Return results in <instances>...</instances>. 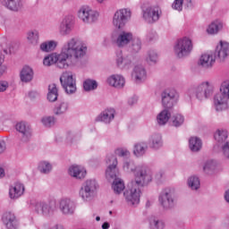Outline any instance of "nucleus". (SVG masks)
Instances as JSON below:
<instances>
[{
    "label": "nucleus",
    "instance_id": "nucleus-1",
    "mask_svg": "<svg viewBox=\"0 0 229 229\" xmlns=\"http://www.w3.org/2000/svg\"><path fill=\"white\" fill-rule=\"evenodd\" d=\"M87 51L88 47L85 42L78 38H72L64 45L60 54L48 55L44 58L43 64L47 67L55 64L59 69L80 67L83 65Z\"/></svg>",
    "mask_w": 229,
    "mask_h": 229
},
{
    "label": "nucleus",
    "instance_id": "nucleus-2",
    "mask_svg": "<svg viewBox=\"0 0 229 229\" xmlns=\"http://www.w3.org/2000/svg\"><path fill=\"white\" fill-rule=\"evenodd\" d=\"M153 180L151 174L146 167L138 168V173L136 174V180L131 182V188L123 192L125 200L129 205H139L140 203V194L142 193L141 189Z\"/></svg>",
    "mask_w": 229,
    "mask_h": 229
},
{
    "label": "nucleus",
    "instance_id": "nucleus-3",
    "mask_svg": "<svg viewBox=\"0 0 229 229\" xmlns=\"http://www.w3.org/2000/svg\"><path fill=\"white\" fill-rule=\"evenodd\" d=\"M214 93V88L210 85V82L206 81L201 84L191 87L188 89V96L190 98H196L199 101H205L208 99Z\"/></svg>",
    "mask_w": 229,
    "mask_h": 229
},
{
    "label": "nucleus",
    "instance_id": "nucleus-4",
    "mask_svg": "<svg viewBox=\"0 0 229 229\" xmlns=\"http://www.w3.org/2000/svg\"><path fill=\"white\" fill-rule=\"evenodd\" d=\"M214 105L216 112L227 110L229 106V81L221 84L220 92L214 97Z\"/></svg>",
    "mask_w": 229,
    "mask_h": 229
},
{
    "label": "nucleus",
    "instance_id": "nucleus-5",
    "mask_svg": "<svg viewBox=\"0 0 229 229\" xmlns=\"http://www.w3.org/2000/svg\"><path fill=\"white\" fill-rule=\"evenodd\" d=\"M98 182L94 179L87 180L80 189L79 196L83 201H90L93 199L96 191H98Z\"/></svg>",
    "mask_w": 229,
    "mask_h": 229
},
{
    "label": "nucleus",
    "instance_id": "nucleus-6",
    "mask_svg": "<svg viewBox=\"0 0 229 229\" xmlns=\"http://www.w3.org/2000/svg\"><path fill=\"white\" fill-rule=\"evenodd\" d=\"M192 51V41L189 38L179 39L174 46V53L177 58H185Z\"/></svg>",
    "mask_w": 229,
    "mask_h": 229
},
{
    "label": "nucleus",
    "instance_id": "nucleus-7",
    "mask_svg": "<svg viewBox=\"0 0 229 229\" xmlns=\"http://www.w3.org/2000/svg\"><path fill=\"white\" fill-rule=\"evenodd\" d=\"M78 17L84 24H92L98 21L99 13L92 10V8L88 5H83L78 11Z\"/></svg>",
    "mask_w": 229,
    "mask_h": 229
},
{
    "label": "nucleus",
    "instance_id": "nucleus-8",
    "mask_svg": "<svg viewBox=\"0 0 229 229\" xmlns=\"http://www.w3.org/2000/svg\"><path fill=\"white\" fill-rule=\"evenodd\" d=\"M60 82L66 94H74L76 92V79L72 72H64L60 77Z\"/></svg>",
    "mask_w": 229,
    "mask_h": 229
},
{
    "label": "nucleus",
    "instance_id": "nucleus-9",
    "mask_svg": "<svg viewBox=\"0 0 229 229\" xmlns=\"http://www.w3.org/2000/svg\"><path fill=\"white\" fill-rule=\"evenodd\" d=\"M161 101L165 109L173 110V106L178 101V92L174 89H165L161 93Z\"/></svg>",
    "mask_w": 229,
    "mask_h": 229
},
{
    "label": "nucleus",
    "instance_id": "nucleus-10",
    "mask_svg": "<svg viewBox=\"0 0 229 229\" xmlns=\"http://www.w3.org/2000/svg\"><path fill=\"white\" fill-rule=\"evenodd\" d=\"M159 203L165 210H169L174 207V190L166 188L159 194Z\"/></svg>",
    "mask_w": 229,
    "mask_h": 229
},
{
    "label": "nucleus",
    "instance_id": "nucleus-11",
    "mask_svg": "<svg viewBox=\"0 0 229 229\" xmlns=\"http://www.w3.org/2000/svg\"><path fill=\"white\" fill-rule=\"evenodd\" d=\"M106 164H107V168L106 170V177L107 180H115L119 170L117 169V157L114 154H108L106 158Z\"/></svg>",
    "mask_w": 229,
    "mask_h": 229
},
{
    "label": "nucleus",
    "instance_id": "nucleus-12",
    "mask_svg": "<svg viewBox=\"0 0 229 229\" xmlns=\"http://www.w3.org/2000/svg\"><path fill=\"white\" fill-rule=\"evenodd\" d=\"M130 19H131V11L130 9H120L114 15L113 24L115 28L121 30V28H124Z\"/></svg>",
    "mask_w": 229,
    "mask_h": 229
},
{
    "label": "nucleus",
    "instance_id": "nucleus-13",
    "mask_svg": "<svg viewBox=\"0 0 229 229\" xmlns=\"http://www.w3.org/2000/svg\"><path fill=\"white\" fill-rule=\"evenodd\" d=\"M112 40L118 47H127L131 43V40H133V34L123 30L113 34Z\"/></svg>",
    "mask_w": 229,
    "mask_h": 229
},
{
    "label": "nucleus",
    "instance_id": "nucleus-14",
    "mask_svg": "<svg viewBox=\"0 0 229 229\" xmlns=\"http://www.w3.org/2000/svg\"><path fill=\"white\" fill-rule=\"evenodd\" d=\"M143 19L148 24H153L159 21L162 16V9L159 6H149L142 10Z\"/></svg>",
    "mask_w": 229,
    "mask_h": 229
},
{
    "label": "nucleus",
    "instance_id": "nucleus-15",
    "mask_svg": "<svg viewBox=\"0 0 229 229\" xmlns=\"http://www.w3.org/2000/svg\"><path fill=\"white\" fill-rule=\"evenodd\" d=\"M35 212L38 216H43L44 217H51L55 214V208L51 205V202L38 201L35 203Z\"/></svg>",
    "mask_w": 229,
    "mask_h": 229
},
{
    "label": "nucleus",
    "instance_id": "nucleus-16",
    "mask_svg": "<svg viewBox=\"0 0 229 229\" xmlns=\"http://www.w3.org/2000/svg\"><path fill=\"white\" fill-rule=\"evenodd\" d=\"M2 222L4 223L6 229H19V226H21L19 218H17L15 213L12 211L4 213L2 216Z\"/></svg>",
    "mask_w": 229,
    "mask_h": 229
},
{
    "label": "nucleus",
    "instance_id": "nucleus-17",
    "mask_svg": "<svg viewBox=\"0 0 229 229\" xmlns=\"http://www.w3.org/2000/svg\"><path fill=\"white\" fill-rule=\"evenodd\" d=\"M16 130L21 134V142L28 144L31 140V127L25 122H21L16 124Z\"/></svg>",
    "mask_w": 229,
    "mask_h": 229
},
{
    "label": "nucleus",
    "instance_id": "nucleus-18",
    "mask_svg": "<svg viewBox=\"0 0 229 229\" xmlns=\"http://www.w3.org/2000/svg\"><path fill=\"white\" fill-rule=\"evenodd\" d=\"M59 210L64 216H72L76 210V204L71 199H62L59 201Z\"/></svg>",
    "mask_w": 229,
    "mask_h": 229
},
{
    "label": "nucleus",
    "instance_id": "nucleus-19",
    "mask_svg": "<svg viewBox=\"0 0 229 229\" xmlns=\"http://www.w3.org/2000/svg\"><path fill=\"white\" fill-rule=\"evenodd\" d=\"M72 26H74L72 16H65L60 23L59 33L63 36L69 35L72 31Z\"/></svg>",
    "mask_w": 229,
    "mask_h": 229
},
{
    "label": "nucleus",
    "instance_id": "nucleus-20",
    "mask_svg": "<svg viewBox=\"0 0 229 229\" xmlns=\"http://www.w3.org/2000/svg\"><path fill=\"white\" fill-rule=\"evenodd\" d=\"M24 184L20 182H16L9 188V198L11 199H18V198H21V196L24 194Z\"/></svg>",
    "mask_w": 229,
    "mask_h": 229
},
{
    "label": "nucleus",
    "instance_id": "nucleus-21",
    "mask_svg": "<svg viewBox=\"0 0 229 229\" xmlns=\"http://www.w3.org/2000/svg\"><path fill=\"white\" fill-rule=\"evenodd\" d=\"M227 56H229V43L220 41V45L216 47L215 51V58H218L220 62H223Z\"/></svg>",
    "mask_w": 229,
    "mask_h": 229
},
{
    "label": "nucleus",
    "instance_id": "nucleus-22",
    "mask_svg": "<svg viewBox=\"0 0 229 229\" xmlns=\"http://www.w3.org/2000/svg\"><path fill=\"white\" fill-rule=\"evenodd\" d=\"M115 119V109L107 108L104 110L97 118V122L105 123V124H110L112 121Z\"/></svg>",
    "mask_w": 229,
    "mask_h": 229
},
{
    "label": "nucleus",
    "instance_id": "nucleus-23",
    "mask_svg": "<svg viewBox=\"0 0 229 229\" xmlns=\"http://www.w3.org/2000/svg\"><path fill=\"white\" fill-rule=\"evenodd\" d=\"M140 167H145L146 171L149 172L151 178H153V174L151 173V170H149L146 165L136 166L135 162L131 160H127L123 164L124 171H127V173H134L135 180H137V174L139 173Z\"/></svg>",
    "mask_w": 229,
    "mask_h": 229
},
{
    "label": "nucleus",
    "instance_id": "nucleus-24",
    "mask_svg": "<svg viewBox=\"0 0 229 229\" xmlns=\"http://www.w3.org/2000/svg\"><path fill=\"white\" fill-rule=\"evenodd\" d=\"M116 65L119 69L128 71L133 67V62L130 57L123 56V53L120 52L116 55Z\"/></svg>",
    "mask_w": 229,
    "mask_h": 229
},
{
    "label": "nucleus",
    "instance_id": "nucleus-25",
    "mask_svg": "<svg viewBox=\"0 0 229 229\" xmlns=\"http://www.w3.org/2000/svg\"><path fill=\"white\" fill-rule=\"evenodd\" d=\"M107 83L110 87H114V89H123L126 81L121 74H113L107 78Z\"/></svg>",
    "mask_w": 229,
    "mask_h": 229
},
{
    "label": "nucleus",
    "instance_id": "nucleus-26",
    "mask_svg": "<svg viewBox=\"0 0 229 229\" xmlns=\"http://www.w3.org/2000/svg\"><path fill=\"white\" fill-rule=\"evenodd\" d=\"M216 63V59H214V55L210 54H203L198 62V65L202 67L203 69H210Z\"/></svg>",
    "mask_w": 229,
    "mask_h": 229
},
{
    "label": "nucleus",
    "instance_id": "nucleus-27",
    "mask_svg": "<svg viewBox=\"0 0 229 229\" xmlns=\"http://www.w3.org/2000/svg\"><path fill=\"white\" fill-rule=\"evenodd\" d=\"M69 174L77 180H81L87 176V170L83 166L74 165L69 168Z\"/></svg>",
    "mask_w": 229,
    "mask_h": 229
},
{
    "label": "nucleus",
    "instance_id": "nucleus-28",
    "mask_svg": "<svg viewBox=\"0 0 229 229\" xmlns=\"http://www.w3.org/2000/svg\"><path fill=\"white\" fill-rule=\"evenodd\" d=\"M34 72L33 68L25 65L20 72L21 81L23 83H30L33 80Z\"/></svg>",
    "mask_w": 229,
    "mask_h": 229
},
{
    "label": "nucleus",
    "instance_id": "nucleus-29",
    "mask_svg": "<svg viewBox=\"0 0 229 229\" xmlns=\"http://www.w3.org/2000/svg\"><path fill=\"white\" fill-rule=\"evenodd\" d=\"M148 146L151 149H160L164 146V140H162V135L156 133L152 134L148 139Z\"/></svg>",
    "mask_w": 229,
    "mask_h": 229
},
{
    "label": "nucleus",
    "instance_id": "nucleus-30",
    "mask_svg": "<svg viewBox=\"0 0 229 229\" xmlns=\"http://www.w3.org/2000/svg\"><path fill=\"white\" fill-rule=\"evenodd\" d=\"M131 77L135 80L136 83H140L146 80V69L142 65H136L131 73Z\"/></svg>",
    "mask_w": 229,
    "mask_h": 229
},
{
    "label": "nucleus",
    "instance_id": "nucleus-31",
    "mask_svg": "<svg viewBox=\"0 0 229 229\" xmlns=\"http://www.w3.org/2000/svg\"><path fill=\"white\" fill-rule=\"evenodd\" d=\"M189 148L193 153H198V151H200L201 148H203V142L201 141V139L198 137L190 138Z\"/></svg>",
    "mask_w": 229,
    "mask_h": 229
},
{
    "label": "nucleus",
    "instance_id": "nucleus-32",
    "mask_svg": "<svg viewBox=\"0 0 229 229\" xmlns=\"http://www.w3.org/2000/svg\"><path fill=\"white\" fill-rule=\"evenodd\" d=\"M148 151V142L140 141L134 145L133 154L135 157H144Z\"/></svg>",
    "mask_w": 229,
    "mask_h": 229
},
{
    "label": "nucleus",
    "instance_id": "nucleus-33",
    "mask_svg": "<svg viewBox=\"0 0 229 229\" xmlns=\"http://www.w3.org/2000/svg\"><path fill=\"white\" fill-rule=\"evenodd\" d=\"M157 123L159 126H165L171 119V110L170 109H164L157 114Z\"/></svg>",
    "mask_w": 229,
    "mask_h": 229
},
{
    "label": "nucleus",
    "instance_id": "nucleus-34",
    "mask_svg": "<svg viewBox=\"0 0 229 229\" xmlns=\"http://www.w3.org/2000/svg\"><path fill=\"white\" fill-rule=\"evenodd\" d=\"M142 49V41L139 38H133L129 44L128 51L132 54H137Z\"/></svg>",
    "mask_w": 229,
    "mask_h": 229
},
{
    "label": "nucleus",
    "instance_id": "nucleus-35",
    "mask_svg": "<svg viewBox=\"0 0 229 229\" xmlns=\"http://www.w3.org/2000/svg\"><path fill=\"white\" fill-rule=\"evenodd\" d=\"M47 100L50 103H55L58 99V88L56 84L53 83L48 86Z\"/></svg>",
    "mask_w": 229,
    "mask_h": 229
},
{
    "label": "nucleus",
    "instance_id": "nucleus-36",
    "mask_svg": "<svg viewBox=\"0 0 229 229\" xmlns=\"http://www.w3.org/2000/svg\"><path fill=\"white\" fill-rule=\"evenodd\" d=\"M5 6L13 12H19L22 8V0H4Z\"/></svg>",
    "mask_w": 229,
    "mask_h": 229
},
{
    "label": "nucleus",
    "instance_id": "nucleus-37",
    "mask_svg": "<svg viewBox=\"0 0 229 229\" xmlns=\"http://www.w3.org/2000/svg\"><path fill=\"white\" fill-rule=\"evenodd\" d=\"M223 30V22L219 21H215L209 24L208 28L207 29V32L208 35H216Z\"/></svg>",
    "mask_w": 229,
    "mask_h": 229
},
{
    "label": "nucleus",
    "instance_id": "nucleus-38",
    "mask_svg": "<svg viewBox=\"0 0 229 229\" xmlns=\"http://www.w3.org/2000/svg\"><path fill=\"white\" fill-rule=\"evenodd\" d=\"M112 189H113L114 194H121V192H123V191H124V189H125L124 182L123 181V179L115 178L113 181Z\"/></svg>",
    "mask_w": 229,
    "mask_h": 229
},
{
    "label": "nucleus",
    "instance_id": "nucleus-39",
    "mask_svg": "<svg viewBox=\"0 0 229 229\" xmlns=\"http://www.w3.org/2000/svg\"><path fill=\"white\" fill-rule=\"evenodd\" d=\"M69 110V103L68 102H61L57 104L54 108L55 115H64Z\"/></svg>",
    "mask_w": 229,
    "mask_h": 229
},
{
    "label": "nucleus",
    "instance_id": "nucleus-40",
    "mask_svg": "<svg viewBox=\"0 0 229 229\" xmlns=\"http://www.w3.org/2000/svg\"><path fill=\"white\" fill-rule=\"evenodd\" d=\"M38 169L41 174H49L53 171V165L47 161H41L38 164Z\"/></svg>",
    "mask_w": 229,
    "mask_h": 229
},
{
    "label": "nucleus",
    "instance_id": "nucleus-41",
    "mask_svg": "<svg viewBox=\"0 0 229 229\" xmlns=\"http://www.w3.org/2000/svg\"><path fill=\"white\" fill-rule=\"evenodd\" d=\"M56 46H58V43H56V41H46L40 45V49L44 53H49L51 51H55V49H56Z\"/></svg>",
    "mask_w": 229,
    "mask_h": 229
},
{
    "label": "nucleus",
    "instance_id": "nucleus-42",
    "mask_svg": "<svg viewBox=\"0 0 229 229\" xmlns=\"http://www.w3.org/2000/svg\"><path fill=\"white\" fill-rule=\"evenodd\" d=\"M149 226L150 229H164L165 228V224H164V221L155 216H151L149 218Z\"/></svg>",
    "mask_w": 229,
    "mask_h": 229
},
{
    "label": "nucleus",
    "instance_id": "nucleus-43",
    "mask_svg": "<svg viewBox=\"0 0 229 229\" xmlns=\"http://www.w3.org/2000/svg\"><path fill=\"white\" fill-rule=\"evenodd\" d=\"M83 89L86 92L96 90L98 89V81L96 80L87 79L83 81Z\"/></svg>",
    "mask_w": 229,
    "mask_h": 229
},
{
    "label": "nucleus",
    "instance_id": "nucleus-44",
    "mask_svg": "<svg viewBox=\"0 0 229 229\" xmlns=\"http://www.w3.org/2000/svg\"><path fill=\"white\" fill-rule=\"evenodd\" d=\"M214 137L217 142H225V140L228 139V131L225 129H218Z\"/></svg>",
    "mask_w": 229,
    "mask_h": 229
},
{
    "label": "nucleus",
    "instance_id": "nucleus-45",
    "mask_svg": "<svg viewBox=\"0 0 229 229\" xmlns=\"http://www.w3.org/2000/svg\"><path fill=\"white\" fill-rule=\"evenodd\" d=\"M188 185L191 191H198L199 189L201 182H199V177L198 176H191L188 179Z\"/></svg>",
    "mask_w": 229,
    "mask_h": 229
},
{
    "label": "nucleus",
    "instance_id": "nucleus-46",
    "mask_svg": "<svg viewBox=\"0 0 229 229\" xmlns=\"http://www.w3.org/2000/svg\"><path fill=\"white\" fill-rule=\"evenodd\" d=\"M216 161L210 159L205 162L204 166H203V171L207 174H212L214 171L216 170Z\"/></svg>",
    "mask_w": 229,
    "mask_h": 229
},
{
    "label": "nucleus",
    "instance_id": "nucleus-47",
    "mask_svg": "<svg viewBox=\"0 0 229 229\" xmlns=\"http://www.w3.org/2000/svg\"><path fill=\"white\" fill-rule=\"evenodd\" d=\"M183 123H185V117H183V115L181 114H177L172 116V124L175 128H180Z\"/></svg>",
    "mask_w": 229,
    "mask_h": 229
},
{
    "label": "nucleus",
    "instance_id": "nucleus-48",
    "mask_svg": "<svg viewBox=\"0 0 229 229\" xmlns=\"http://www.w3.org/2000/svg\"><path fill=\"white\" fill-rule=\"evenodd\" d=\"M147 62L150 65H155V64L158 62V55L155 50L148 51V56H147Z\"/></svg>",
    "mask_w": 229,
    "mask_h": 229
},
{
    "label": "nucleus",
    "instance_id": "nucleus-49",
    "mask_svg": "<svg viewBox=\"0 0 229 229\" xmlns=\"http://www.w3.org/2000/svg\"><path fill=\"white\" fill-rule=\"evenodd\" d=\"M27 39L30 44H38V30H30L27 34Z\"/></svg>",
    "mask_w": 229,
    "mask_h": 229
},
{
    "label": "nucleus",
    "instance_id": "nucleus-50",
    "mask_svg": "<svg viewBox=\"0 0 229 229\" xmlns=\"http://www.w3.org/2000/svg\"><path fill=\"white\" fill-rule=\"evenodd\" d=\"M41 123L46 128H52V126L56 123L55 116H46L41 119Z\"/></svg>",
    "mask_w": 229,
    "mask_h": 229
},
{
    "label": "nucleus",
    "instance_id": "nucleus-51",
    "mask_svg": "<svg viewBox=\"0 0 229 229\" xmlns=\"http://www.w3.org/2000/svg\"><path fill=\"white\" fill-rule=\"evenodd\" d=\"M81 137V134L76 133L74 131H69L66 132V140L67 142H70V143L79 140Z\"/></svg>",
    "mask_w": 229,
    "mask_h": 229
},
{
    "label": "nucleus",
    "instance_id": "nucleus-52",
    "mask_svg": "<svg viewBox=\"0 0 229 229\" xmlns=\"http://www.w3.org/2000/svg\"><path fill=\"white\" fill-rule=\"evenodd\" d=\"M172 8L177 12H182L183 10V0H174L172 4Z\"/></svg>",
    "mask_w": 229,
    "mask_h": 229
},
{
    "label": "nucleus",
    "instance_id": "nucleus-53",
    "mask_svg": "<svg viewBox=\"0 0 229 229\" xmlns=\"http://www.w3.org/2000/svg\"><path fill=\"white\" fill-rule=\"evenodd\" d=\"M146 38L148 42H153L157 38V31L150 30L147 32Z\"/></svg>",
    "mask_w": 229,
    "mask_h": 229
},
{
    "label": "nucleus",
    "instance_id": "nucleus-54",
    "mask_svg": "<svg viewBox=\"0 0 229 229\" xmlns=\"http://www.w3.org/2000/svg\"><path fill=\"white\" fill-rule=\"evenodd\" d=\"M115 155L118 157H130V151L126 148H117L115 150Z\"/></svg>",
    "mask_w": 229,
    "mask_h": 229
},
{
    "label": "nucleus",
    "instance_id": "nucleus-55",
    "mask_svg": "<svg viewBox=\"0 0 229 229\" xmlns=\"http://www.w3.org/2000/svg\"><path fill=\"white\" fill-rule=\"evenodd\" d=\"M222 153L225 158H229V141H226L222 146Z\"/></svg>",
    "mask_w": 229,
    "mask_h": 229
},
{
    "label": "nucleus",
    "instance_id": "nucleus-56",
    "mask_svg": "<svg viewBox=\"0 0 229 229\" xmlns=\"http://www.w3.org/2000/svg\"><path fill=\"white\" fill-rule=\"evenodd\" d=\"M6 151V142L4 140L0 139V155H3Z\"/></svg>",
    "mask_w": 229,
    "mask_h": 229
},
{
    "label": "nucleus",
    "instance_id": "nucleus-57",
    "mask_svg": "<svg viewBox=\"0 0 229 229\" xmlns=\"http://www.w3.org/2000/svg\"><path fill=\"white\" fill-rule=\"evenodd\" d=\"M3 62H4V55L0 52V76L4 72V68L3 67Z\"/></svg>",
    "mask_w": 229,
    "mask_h": 229
},
{
    "label": "nucleus",
    "instance_id": "nucleus-58",
    "mask_svg": "<svg viewBox=\"0 0 229 229\" xmlns=\"http://www.w3.org/2000/svg\"><path fill=\"white\" fill-rule=\"evenodd\" d=\"M8 89V83L4 81H0V92H4Z\"/></svg>",
    "mask_w": 229,
    "mask_h": 229
},
{
    "label": "nucleus",
    "instance_id": "nucleus-59",
    "mask_svg": "<svg viewBox=\"0 0 229 229\" xmlns=\"http://www.w3.org/2000/svg\"><path fill=\"white\" fill-rule=\"evenodd\" d=\"M139 101V98L134 96L128 100V104L130 106H133V105H137V102Z\"/></svg>",
    "mask_w": 229,
    "mask_h": 229
},
{
    "label": "nucleus",
    "instance_id": "nucleus-60",
    "mask_svg": "<svg viewBox=\"0 0 229 229\" xmlns=\"http://www.w3.org/2000/svg\"><path fill=\"white\" fill-rule=\"evenodd\" d=\"M163 176H164V171H159L157 174H156V180H157V182H160Z\"/></svg>",
    "mask_w": 229,
    "mask_h": 229
},
{
    "label": "nucleus",
    "instance_id": "nucleus-61",
    "mask_svg": "<svg viewBox=\"0 0 229 229\" xmlns=\"http://www.w3.org/2000/svg\"><path fill=\"white\" fill-rule=\"evenodd\" d=\"M29 98H30V99H35V98H37V92L35 91L29 92Z\"/></svg>",
    "mask_w": 229,
    "mask_h": 229
},
{
    "label": "nucleus",
    "instance_id": "nucleus-62",
    "mask_svg": "<svg viewBox=\"0 0 229 229\" xmlns=\"http://www.w3.org/2000/svg\"><path fill=\"white\" fill-rule=\"evenodd\" d=\"M108 228H110V224L108 222H105L102 225V229H108Z\"/></svg>",
    "mask_w": 229,
    "mask_h": 229
},
{
    "label": "nucleus",
    "instance_id": "nucleus-63",
    "mask_svg": "<svg viewBox=\"0 0 229 229\" xmlns=\"http://www.w3.org/2000/svg\"><path fill=\"white\" fill-rule=\"evenodd\" d=\"M4 169L0 168V178H4Z\"/></svg>",
    "mask_w": 229,
    "mask_h": 229
},
{
    "label": "nucleus",
    "instance_id": "nucleus-64",
    "mask_svg": "<svg viewBox=\"0 0 229 229\" xmlns=\"http://www.w3.org/2000/svg\"><path fill=\"white\" fill-rule=\"evenodd\" d=\"M188 8L192 7V0H186Z\"/></svg>",
    "mask_w": 229,
    "mask_h": 229
}]
</instances>
